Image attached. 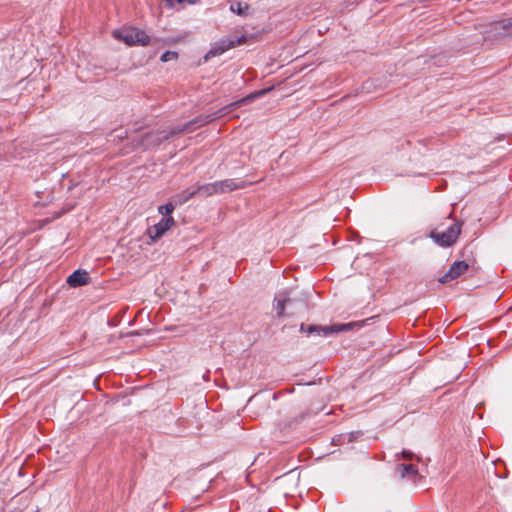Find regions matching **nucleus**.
I'll return each mask as SVG.
<instances>
[{
    "label": "nucleus",
    "instance_id": "obj_1",
    "mask_svg": "<svg viewBox=\"0 0 512 512\" xmlns=\"http://www.w3.org/2000/svg\"><path fill=\"white\" fill-rule=\"evenodd\" d=\"M266 90H262L257 94H252L248 97L242 98L241 100L235 101L233 103H230L229 105H226L219 109L215 114L213 115H207L204 117H199L193 121H190L186 123L183 126H178L175 128H170L169 130H162V131H155V132H149L146 133L142 139L141 144L145 148H151L160 145L163 141L168 140L170 137L175 136L176 134L182 133L184 131L190 130L191 127L194 124H198L199 126H203L211 121H213L217 117H222L228 113H230L232 110L240 107L242 104L246 103L247 101H250L257 97L258 95L265 94Z\"/></svg>",
    "mask_w": 512,
    "mask_h": 512
},
{
    "label": "nucleus",
    "instance_id": "obj_2",
    "mask_svg": "<svg viewBox=\"0 0 512 512\" xmlns=\"http://www.w3.org/2000/svg\"><path fill=\"white\" fill-rule=\"evenodd\" d=\"M243 187L244 185L242 183H238L233 179H225L222 181L199 185L194 190L196 192V196L209 197L215 194L231 192Z\"/></svg>",
    "mask_w": 512,
    "mask_h": 512
},
{
    "label": "nucleus",
    "instance_id": "obj_3",
    "mask_svg": "<svg viewBox=\"0 0 512 512\" xmlns=\"http://www.w3.org/2000/svg\"><path fill=\"white\" fill-rule=\"evenodd\" d=\"M113 36L129 46H146L150 42V37L144 31L131 26L114 30Z\"/></svg>",
    "mask_w": 512,
    "mask_h": 512
},
{
    "label": "nucleus",
    "instance_id": "obj_4",
    "mask_svg": "<svg viewBox=\"0 0 512 512\" xmlns=\"http://www.w3.org/2000/svg\"><path fill=\"white\" fill-rule=\"evenodd\" d=\"M354 326H362V323L359 322H351L346 324H333L329 326H321V325H304L301 324L300 331L307 332L308 334H315L318 336H330L334 333H340L351 330Z\"/></svg>",
    "mask_w": 512,
    "mask_h": 512
},
{
    "label": "nucleus",
    "instance_id": "obj_5",
    "mask_svg": "<svg viewBox=\"0 0 512 512\" xmlns=\"http://www.w3.org/2000/svg\"><path fill=\"white\" fill-rule=\"evenodd\" d=\"M461 232V223H454L444 232L432 231L430 237L440 246H451L458 238Z\"/></svg>",
    "mask_w": 512,
    "mask_h": 512
},
{
    "label": "nucleus",
    "instance_id": "obj_6",
    "mask_svg": "<svg viewBox=\"0 0 512 512\" xmlns=\"http://www.w3.org/2000/svg\"><path fill=\"white\" fill-rule=\"evenodd\" d=\"M507 36H512V17L492 24L484 32V37L490 40H497Z\"/></svg>",
    "mask_w": 512,
    "mask_h": 512
},
{
    "label": "nucleus",
    "instance_id": "obj_7",
    "mask_svg": "<svg viewBox=\"0 0 512 512\" xmlns=\"http://www.w3.org/2000/svg\"><path fill=\"white\" fill-rule=\"evenodd\" d=\"M246 41L245 36H236V37H229L226 39H222L219 42H217L211 50L208 52L207 56H217L221 55L225 51L240 45Z\"/></svg>",
    "mask_w": 512,
    "mask_h": 512
},
{
    "label": "nucleus",
    "instance_id": "obj_8",
    "mask_svg": "<svg viewBox=\"0 0 512 512\" xmlns=\"http://www.w3.org/2000/svg\"><path fill=\"white\" fill-rule=\"evenodd\" d=\"M175 221L173 217H163L157 224L153 225L149 228L148 233L150 238L155 241L162 237L166 231H168L173 225Z\"/></svg>",
    "mask_w": 512,
    "mask_h": 512
},
{
    "label": "nucleus",
    "instance_id": "obj_9",
    "mask_svg": "<svg viewBox=\"0 0 512 512\" xmlns=\"http://www.w3.org/2000/svg\"><path fill=\"white\" fill-rule=\"evenodd\" d=\"M469 268V265L465 261H455L449 270L439 278L441 284H446L452 280L458 278L463 272Z\"/></svg>",
    "mask_w": 512,
    "mask_h": 512
},
{
    "label": "nucleus",
    "instance_id": "obj_10",
    "mask_svg": "<svg viewBox=\"0 0 512 512\" xmlns=\"http://www.w3.org/2000/svg\"><path fill=\"white\" fill-rule=\"evenodd\" d=\"M90 281V277L87 271L78 269L74 271L67 278V283L70 287H80L87 285Z\"/></svg>",
    "mask_w": 512,
    "mask_h": 512
},
{
    "label": "nucleus",
    "instance_id": "obj_11",
    "mask_svg": "<svg viewBox=\"0 0 512 512\" xmlns=\"http://www.w3.org/2000/svg\"><path fill=\"white\" fill-rule=\"evenodd\" d=\"M396 471L401 478L415 477L418 474V469L413 464H399L396 467Z\"/></svg>",
    "mask_w": 512,
    "mask_h": 512
},
{
    "label": "nucleus",
    "instance_id": "obj_12",
    "mask_svg": "<svg viewBox=\"0 0 512 512\" xmlns=\"http://www.w3.org/2000/svg\"><path fill=\"white\" fill-rule=\"evenodd\" d=\"M275 310L278 317L284 316V311L286 306H291L293 304V300L287 297H281V295H277L275 297Z\"/></svg>",
    "mask_w": 512,
    "mask_h": 512
},
{
    "label": "nucleus",
    "instance_id": "obj_13",
    "mask_svg": "<svg viewBox=\"0 0 512 512\" xmlns=\"http://www.w3.org/2000/svg\"><path fill=\"white\" fill-rule=\"evenodd\" d=\"M230 10L240 16H247L249 5L243 2H235L230 5Z\"/></svg>",
    "mask_w": 512,
    "mask_h": 512
},
{
    "label": "nucleus",
    "instance_id": "obj_14",
    "mask_svg": "<svg viewBox=\"0 0 512 512\" xmlns=\"http://www.w3.org/2000/svg\"><path fill=\"white\" fill-rule=\"evenodd\" d=\"M193 196H196L195 190H185L181 194H178L176 196L175 202H176V204L181 205V204L185 203L186 201H188Z\"/></svg>",
    "mask_w": 512,
    "mask_h": 512
},
{
    "label": "nucleus",
    "instance_id": "obj_15",
    "mask_svg": "<svg viewBox=\"0 0 512 512\" xmlns=\"http://www.w3.org/2000/svg\"><path fill=\"white\" fill-rule=\"evenodd\" d=\"M174 209L175 205L171 202L158 207L159 213L162 214L164 217H169L170 214L174 211Z\"/></svg>",
    "mask_w": 512,
    "mask_h": 512
},
{
    "label": "nucleus",
    "instance_id": "obj_16",
    "mask_svg": "<svg viewBox=\"0 0 512 512\" xmlns=\"http://www.w3.org/2000/svg\"><path fill=\"white\" fill-rule=\"evenodd\" d=\"M178 57V54L174 51H166L165 53H163L161 55V61L162 62H168L170 60H175L177 59Z\"/></svg>",
    "mask_w": 512,
    "mask_h": 512
},
{
    "label": "nucleus",
    "instance_id": "obj_17",
    "mask_svg": "<svg viewBox=\"0 0 512 512\" xmlns=\"http://www.w3.org/2000/svg\"><path fill=\"white\" fill-rule=\"evenodd\" d=\"M196 2H197V0H177L176 4H184V3L195 4Z\"/></svg>",
    "mask_w": 512,
    "mask_h": 512
},
{
    "label": "nucleus",
    "instance_id": "obj_18",
    "mask_svg": "<svg viewBox=\"0 0 512 512\" xmlns=\"http://www.w3.org/2000/svg\"><path fill=\"white\" fill-rule=\"evenodd\" d=\"M402 455H403L404 458H406L408 460H411L413 458V456H414L413 453L405 451V450L402 452Z\"/></svg>",
    "mask_w": 512,
    "mask_h": 512
},
{
    "label": "nucleus",
    "instance_id": "obj_19",
    "mask_svg": "<svg viewBox=\"0 0 512 512\" xmlns=\"http://www.w3.org/2000/svg\"><path fill=\"white\" fill-rule=\"evenodd\" d=\"M352 438H353V434H350L349 439H348V442H351V441H352Z\"/></svg>",
    "mask_w": 512,
    "mask_h": 512
}]
</instances>
